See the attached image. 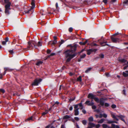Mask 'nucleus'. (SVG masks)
I'll list each match as a JSON object with an SVG mask.
<instances>
[{
  "instance_id": "1",
  "label": "nucleus",
  "mask_w": 128,
  "mask_h": 128,
  "mask_svg": "<svg viewBox=\"0 0 128 128\" xmlns=\"http://www.w3.org/2000/svg\"><path fill=\"white\" fill-rule=\"evenodd\" d=\"M76 49V46L74 45L69 50H66L64 54H65V57L68 58L66 60V62H69L73 58L75 57L76 55V53H74L72 54L75 52Z\"/></svg>"
},
{
  "instance_id": "2",
  "label": "nucleus",
  "mask_w": 128,
  "mask_h": 128,
  "mask_svg": "<svg viewBox=\"0 0 128 128\" xmlns=\"http://www.w3.org/2000/svg\"><path fill=\"white\" fill-rule=\"evenodd\" d=\"M9 0H4V2L7 4L5 6V12L7 15H9L10 14L9 10L11 9L10 8L11 5V3L9 2Z\"/></svg>"
},
{
  "instance_id": "3",
  "label": "nucleus",
  "mask_w": 128,
  "mask_h": 128,
  "mask_svg": "<svg viewBox=\"0 0 128 128\" xmlns=\"http://www.w3.org/2000/svg\"><path fill=\"white\" fill-rule=\"evenodd\" d=\"M37 44V43L35 41H32L31 42H28V46L27 48L25 49H27L28 50H30L33 48V46L36 48Z\"/></svg>"
},
{
  "instance_id": "4",
  "label": "nucleus",
  "mask_w": 128,
  "mask_h": 128,
  "mask_svg": "<svg viewBox=\"0 0 128 128\" xmlns=\"http://www.w3.org/2000/svg\"><path fill=\"white\" fill-rule=\"evenodd\" d=\"M31 4L32 6L31 7L30 9L28 10L27 11H24L25 13L28 14V13H30V12H31L32 13V12L33 9L35 7L34 1V0H32L31 2Z\"/></svg>"
},
{
  "instance_id": "5",
  "label": "nucleus",
  "mask_w": 128,
  "mask_h": 128,
  "mask_svg": "<svg viewBox=\"0 0 128 128\" xmlns=\"http://www.w3.org/2000/svg\"><path fill=\"white\" fill-rule=\"evenodd\" d=\"M42 80L41 78H36L34 80V82L32 84V86H37L41 82Z\"/></svg>"
},
{
  "instance_id": "6",
  "label": "nucleus",
  "mask_w": 128,
  "mask_h": 128,
  "mask_svg": "<svg viewBox=\"0 0 128 128\" xmlns=\"http://www.w3.org/2000/svg\"><path fill=\"white\" fill-rule=\"evenodd\" d=\"M74 115L75 116H77L79 114L78 110L79 108H78L77 105H75L74 107Z\"/></svg>"
},
{
  "instance_id": "7",
  "label": "nucleus",
  "mask_w": 128,
  "mask_h": 128,
  "mask_svg": "<svg viewBox=\"0 0 128 128\" xmlns=\"http://www.w3.org/2000/svg\"><path fill=\"white\" fill-rule=\"evenodd\" d=\"M111 39L112 42L114 43L119 42L121 41L120 38H114L112 36L111 37Z\"/></svg>"
},
{
  "instance_id": "8",
  "label": "nucleus",
  "mask_w": 128,
  "mask_h": 128,
  "mask_svg": "<svg viewBox=\"0 0 128 128\" xmlns=\"http://www.w3.org/2000/svg\"><path fill=\"white\" fill-rule=\"evenodd\" d=\"M117 116L122 121H123L125 123H126V122L124 118H125V116L124 115H122L121 114L119 115H117Z\"/></svg>"
},
{
  "instance_id": "9",
  "label": "nucleus",
  "mask_w": 128,
  "mask_h": 128,
  "mask_svg": "<svg viewBox=\"0 0 128 128\" xmlns=\"http://www.w3.org/2000/svg\"><path fill=\"white\" fill-rule=\"evenodd\" d=\"M95 96V95H94L92 93H90L88 94V98L93 99H94Z\"/></svg>"
},
{
  "instance_id": "10",
  "label": "nucleus",
  "mask_w": 128,
  "mask_h": 128,
  "mask_svg": "<svg viewBox=\"0 0 128 128\" xmlns=\"http://www.w3.org/2000/svg\"><path fill=\"white\" fill-rule=\"evenodd\" d=\"M85 104L88 106H91L94 104L93 102H90V100H87L85 102Z\"/></svg>"
},
{
  "instance_id": "11",
  "label": "nucleus",
  "mask_w": 128,
  "mask_h": 128,
  "mask_svg": "<svg viewBox=\"0 0 128 128\" xmlns=\"http://www.w3.org/2000/svg\"><path fill=\"white\" fill-rule=\"evenodd\" d=\"M104 98H101L99 102L100 103V104L102 106H103L104 105Z\"/></svg>"
},
{
  "instance_id": "12",
  "label": "nucleus",
  "mask_w": 128,
  "mask_h": 128,
  "mask_svg": "<svg viewBox=\"0 0 128 128\" xmlns=\"http://www.w3.org/2000/svg\"><path fill=\"white\" fill-rule=\"evenodd\" d=\"M111 116L114 119H115L117 121H118V119L116 117L117 116H116L115 115V114L113 113H112L111 114Z\"/></svg>"
},
{
  "instance_id": "13",
  "label": "nucleus",
  "mask_w": 128,
  "mask_h": 128,
  "mask_svg": "<svg viewBox=\"0 0 128 128\" xmlns=\"http://www.w3.org/2000/svg\"><path fill=\"white\" fill-rule=\"evenodd\" d=\"M118 60L120 62L122 63L125 62L127 61V60L124 58H119Z\"/></svg>"
},
{
  "instance_id": "14",
  "label": "nucleus",
  "mask_w": 128,
  "mask_h": 128,
  "mask_svg": "<svg viewBox=\"0 0 128 128\" xmlns=\"http://www.w3.org/2000/svg\"><path fill=\"white\" fill-rule=\"evenodd\" d=\"M57 42V40H54L53 42H52L51 41H50L48 43V44H51L52 45H54L56 44Z\"/></svg>"
},
{
  "instance_id": "15",
  "label": "nucleus",
  "mask_w": 128,
  "mask_h": 128,
  "mask_svg": "<svg viewBox=\"0 0 128 128\" xmlns=\"http://www.w3.org/2000/svg\"><path fill=\"white\" fill-rule=\"evenodd\" d=\"M43 62L42 61L40 60L38 61V62L36 64V65L38 66H39L40 65L42 64Z\"/></svg>"
},
{
  "instance_id": "16",
  "label": "nucleus",
  "mask_w": 128,
  "mask_h": 128,
  "mask_svg": "<svg viewBox=\"0 0 128 128\" xmlns=\"http://www.w3.org/2000/svg\"><path fill=\"white\" fill-rule=\"evenodd\" d=\"M92 50L91 49L88 50H87V54L88 55H90V54L91 52H92Z\"/></svg>"
},
{
  "instance_id": "17",
  "label": "nucleus",
  "mask_w": 128,
  "mask_h": 128,
  "mask_svg": "<svg viewBox=\"0 0 128 128\" xmlns=\"http://www.w3.org/2000/svg\"><path fill=\"white\" fill-rule=\"evenodd\" d=\"M88 125L92 127H94L95 126V124L93 123L89 122L88 123Z\"/></svg>"
},
{
  "instance_id": "18",
  "label": "nucleus",
  "mask_w": 128,
  "mask_h": 128,
  "mask_svg": "<svg viewBox=\"0 0 128 128\" xmlns=\"http://www.w3.org/2000/svg\"><path fill=\"white\" fill-rule=\"evenodd\" d=\"M104 54H100L96 58H103L104 57Z\"/></svg>"
},
{
  "instance_id": "19",
  "label": "nucleus",
  "mask_w": 128,
  "mask_h": 128,
  "mask_svg": "<svg viewBox=\"0 0 128 128\" xmlns=\"http://www.w3.org/2000/svg\"><path fill=\"white\" fill-rule=\"evenodd\" d=\"M92 68L91 67L88 68L87 70L85 71V72L86 73H88L91 70Z\"/></svg>"
},
{
  "instance_id": "20",
  "label": "nucleus",
  "mask_w": 128,
  "mask_h": 128,
  "mask_svg": "<svg viewBox=\"0 0 128 128\" xmlns=\"http://www.w3.org/2000/svg\"><path fill=\"white\" fill-rule=\"evenodd\" d=\"M54 105H52L51 106L50 108L48 110H48V112H52V111L53 110V108L54 106Z\"/></svg>"
},
{
  "instance_id": "21",
  "label": "nucleus",
  "mask_w": 128,
  "mask_h": 128,
  "mask_svg": "<svg viewBox=\"0 0 128 128\" xmlns=\"http://www.w3.org/2000/svg\"><path fill=\"white\" fill-rule=\"evenodd\" d=\"M105 119L104 118H102L98 121V123L102 124L104 122L105 120Z\"/></svg>"
},
{
  "instance_id": "22",
  "label": "nucleus",
  "mask_w": 128,
  "mask_h": 128,
  "mask_svg": "<svg viewBox=\"0 0 128 128\" xmlns=\"http://www.w3.org/2000/svg\"><path fill=\"white\" fill-rule=\"evenodd\" d=\"M4 69L5 70L3 74H2V73H0V75L1 76H2L3 75H4L6 73V70H7L8 68H4Z\"/></svg>"
},
{
  "instance_id": "23",
  "label": "nucleus",
  "mask_w": 128,
  "mask_h": 128,
  "mask_svg": "<svg viewBox=\"0 0 128 128\" xmlns=\"http://www.w3.org/2000/svg\"><path fill=\"white\" fill-rule=\"evenodd\" d=\"M94 99L97 102L99 103V102L100 100L98 98L95 97Z\"/></svg>"
},
{
  "instance_id": "24",
  "label": "nucleus",
  "mask_w": 128,
  "mask_h": 128,
  "mask_svg": "<svg viewBox=\"0 0 128 128\" xmlns=\"http://www.w3.org/2000/svg\"><path fill=\"white\" fill-rule=\"evenodd\" d=\"M77 80L78 81L81 82L82 81V77L81 76H80L77 78Z\"/></svg>"
},
{
  "instance_id": "25",
  "label": "nucleus",
  "mask_w": 128,
  "mask_h": 128,
  "mask_svg": "<svg viewBox=\"0 0 128 128\" xmlns=\"http://www.w3.org/2000/svg\"><path fill=\"white\" fill-rule=\"evenodd\" d=\"M122 75L124 77H126L128 76V73H126V72H122Z\"/></svg>"
},
{
  "instance_id": "26",
  "label": "nucleus",
  "mask_w": 128,
  "mask_h": 128,
  "mask_svg": "<svg viewBox=\"0 0 128 128\" xmlns=\"http://www.w3.org/2000/svg\"><path fill=\"white\" fill-rule=\"evenodd\" d=\"M88 120L90 122H92L94 120L93 117L92 116H91L88 118Z\"/></svg>"
},
{
  "instance_id": "27",
  "label": "nucleus",
  "mask_w": 128,
  "mask_h": 128,
  "mask_svg": "<svg viewBox=\"0 0 128 128\" xmlns=\"http://www.w3.org/2000/svg\"><path fill=\"white\" fill-rule=\"evenodd\" d=\"M48 112V110H45V112H43L42 114V116H44L46 114H47Z\"/></svg>"
},
{
  "instance_id": "28",
  "label": "nucleus",
  "mask_w": 128,
  "mask_h": 128,
  "mask_svg": "<svg viewBox=\"0 0 128 128\" xmlns=\"http://www.w3.org/2000/svg\"><path fill=\"white\" fill-rule=\"evenodd\" d=\"M33 116H32L30 117L29 118L27 119H26L25 121H28L32 120V118H33Z\"/></svg>"
},
{
  "instance_id": "29",
  "label": "nucleus",
  "mask_w": 128,
  "mask_h": 128,
  "mask_svg": "<svg viewBox=\"0 0 128 128\" xmlns=\"http://www.w3.org/2000/svg\"><path fill=\"white\" fill-rule=\"evenodd\" d=\"M86 56V55L85 54H83L82 55H80V58L83 59Z\"/></svg>"
},
{
  "instance_id": "30",
  "label": "nucleus",
  "mask_w": 128,
  "mask_h": 128,
  "mask_svg": "<svg viewBox=\"0 0 128 128\" xmlns=\"http://www.w3.org/2000/svg\"><path fill=\"white\" fill-rule=\"evenodd\" d=\"M70 118V116H69L66 115L64 116V119H68Z\"/></svg>"
},
{
  "instance_id": "31",
  "label": "nucleus",
  "mask_w": 128,
  "mask_h": 128,
  "mask_svg": "<svg viewBox=\"0 0 128 128\" xmlns=\"http://www.w3.org/2000/svg\"><path fill=\"white\" fill-rule=\"evenodd\" d=\"M64 40H61V41L59 42V44H60L59 46V47H60V45L64 43Z\"/></svg>"
},
{
  "instance_id": "32",
  "label": "nucleus",
  "mask_w": 128,
  "mask_h": 128,
  "mask_svg": "<svg viewBox=\"0 0 128 128\" xmlns=\"http://www.w3.org/2000/svg\"><path fill=\"white\" fill-rule=\"evenodd\" d=\"M82 124L84 125H85L86 124L87 122V121L86 120H84L82 121Z\"/></svg>"
},
{
  "instance_id": "33",
  "label": "nucleus",
  "mask_w": 128,
  "mask_h": 128,
  "mask_svg": "<svg viewBox=\"0 0 128 128\" xmlns=\"http://www.w3.org/2000/svg\"><path fill=\"white\" fill-rule=\"evenodd\" d=\"M102 126L104 128H107L108 127V125L105 124H102Z\"/></svg>"
},
{
  "instance_id": "34",
  "label": "nucleus",
  "mask_w": 128,
  "mask_h": 128,
  "mask_svg": "<svg viewBox=\"0 0 128 128\" xmlns=\"http://www.w3.org/2000/svg\"><path fill=\"white\" fill-rule=\"evenodd\" d=\"M37 46H42V43L40 41L38 42L37 45Z\"/></svg>"
},
{
  "instance_id": "35",
  "label": "nucleus",
  "mask_w": 128,
  "mask_h": 128,
  "mask_svg": "<svg viewBox=\"0 0 128 128\" xmlns=\"http://www.w3.org/2000/svg\"><path fill=\"white\" fill-rule=\"evenodd\" d=\"M113 121L110 120H108L107 123L108 124H112L114 123Z\"/></svg>"
},
{
  "instance_id": "36",
  "label": "nucleus",
  "mask_w": 128,
  "mask_h": 128,
  "mask_svg": "<svg viewBox=\"0 0 128 128\" xmlns=\"http://www.w3.org/2000/svg\"><path fill=\"white\" fill-rule=\"evenodd\" d=\"M76 105H77L78 108V106H79L80 107L83 106L82 102H80V103L78 104H76Z\"/></svg>"
},
{
  "instance_id": "37",
  "label": "nucleus",
  "mask_w": 128,
  "mask_h": 128,
  "mask_svg": "<svg viewBox=\"0 0 128 128\" xmlns=\"http://www.w3.org/2000/svg\"><path fill=\"white\" fill-rule=\"evenodd\" d=\"M91 106H92V108L93 109H95L96 108V106L95 105H94V104H93L92 105H91Z\"/></svg>"
},
{
  "instance_id": "38",
  "label": "nucleus",
  "mask_w": 128,
  "mask_h": 128,
  "mask_svg": "<svg viewBox=\"0 0 128 128\" xmlns=\"http://www.w3.org/2000/svg\"><path fill=\"white\" fill-rule=\"evenodd\" d=\"M111 107L113 108H116V106L115 104H112V105Z\"/></svg>"
},
{
  "instance_id": "39",
  "label": "nucleus",
  "mask_w": 128,
  "mask_h": 128,
  "mask_svg": "<svg viewBox=\"0 0 128 128\" xmlns=\"http://www.w3.org/2000/svg\"><path fill=\"white\" fill-rule=\"evenodd\" d=\"M0 92L4 94L5 92V90L3 89H0Z\"/></svg>"
},
{
  "instance_id": "40",
  "label": "nucleus",
  "mask_w": 128,
  "mask_h": 128,
  "mask_svg": "<svg viewBox=\"0 0 128 128\" xmlns=\"http://www.w3.org/2000/svg\"><path fill=\"white\" fill-rule=\"evenodd\" d=\"M119 34H120V36H122V34L121 33H120V34H119L118 32H117V33L114 34L113 36H115L116 35H118Z\"/></svg>"
},
{
  "instance_id": "41",
  "label": "nucleus",
  "mask_w": 128,
  "mask_h": 128,
  "mask_svg": "<svg viewBox=\"0 0 128 128\" xmlns=\"http://www.w3.org/2000/svg\"><path fill=\"white\" fill-rule=\"evenodd\" d=\"M55 54H56L55 53H51L50 54V55L48 56V57H50L51 56H54V55H55Z\"/></svg>"
},
{
  "instance_id": "42",
  "label": "nucleus",
  "mask_w": 128,
  "mask_h": 128,
  "mask_svg": "<svg viewBox=\"0 0 128 128\" xmlns=\"http://www.w3.org/2000/svg\"><path fill=\"white\" fill-rule=\"evenodd\" d=\"M122 94H124V95H126V90L125 89H124L122 91Z\"/></svg>"
},
{
  "instance_id": "43",
  "label": "nucleus",
  "mask_w": 128,
  "mask_h": 128,
  "mask_svg": "<svg viewBox=\"0 0 128 128\" xmlns=\"http://www.w3.org/2000/svg\"><path fill=\"white\" fill-rule=\"evenodd\" d=\"M107 115L105 113L103 114V117L104 118H107Z\"/></svg>"
},
{
  "instance_id": "44",
  "label": "nucleus",
  "mask_w": 128,
  "mask_h": 128,
  "mask_svg": "<svg viewBox=\"0 0 128 128\" xmlns=\"http://www.w3.org/2000/svg\"><path fill=\"white\" fill-rule=\"evenodd\" d=\"M95 126L96 128H99L100 126V124H98L95 125Z\"/></svg>"
},
{
  "instance_id": "45",
  "label": "nucleus",
  "mask_w": 128,
  "mask_h": 128,
  "mask_svg": "<svg viewBox=\"0 0 128 128\" xmlns=\"http://www.w3.org/2000/svg\"><path fill=\"white\" fill-rule=\"evenodd\" d=\"M104 106L106 107H108L109 106V104L107 103H105L104 104Z\"/></svg>"
},
{
  "instance_id": "46",
  "label": "nucleus",
  "mask_w": 128,
  "mask_h": 128,
  "mask_svg": "<svg viewBox=\"0 0 128 128\" xmlns=\"http://www.w3.org/2000/svg\"><path fill=\"white\" fill-rule=\"evenodd\" d=\"M128 69V65H126V66H124V70Z\"/></svg>"
},
{
  "instance_id": "47",
  "label": "nucleus",
  "mask_w": 128,
  "mask_h": 128,
  "mask_svg": "<svg viewBox=\"0 0 128 128\" xmlns=\"http://www.w3.org/2000/svg\"><path fill=\"white\" fill-rule=\"evenodd\" d=\"M100 45H101L102 46H104V42H100Z\"/></svg>"
},
{
  "instance_id": "48",
  "label": "nucleus",
  "mask_w": 128,
  "mask_h": 128,
  "mask_svg": "<svg viewBox=\"0 0 128 128\" xmlns=\"http://www.w3.org/2000/svg\"><path fill=\"white\" fill-rule=\"evenodd\" d=\"M74 119L77 121H79V118L78 117H76L74 118Z\"/></svg>"
},
{
  "instance_id": "49",
  "label": "nucleus",
  "mask_w": 128,
  "mask_h": 128,
  "mask_svg": "<svg viewBox=\"0 0 128 128\" xmlns=\"http://www.w3.org/2000/svg\"><path fill=\"white\" fill-rule=\"evenodd\" d=\"M92 49V52H96L98 50L97 49Z\"/></svg>"
},
{
  "instance_id": "50",
  "label": "nucleus",
  "mask_w": 128,
  "mask_h": 128,
  "mask_svg": "<svg viewBox=\"0 0 128 128\" xmlns=\"http://www.w3.org/2000/svg\"><path fill=\"white\" fill-rule=\"evenodd\" d=\"M116 125H115V124H112V128H115Z\"/></svg>"
},
{
  "instance_id": "51",
  "label": "nucleus",
  "mask_w": 128,
  "mask_h": 128,
  "mask_svg": "<svg viewBox=\"0 0 128 128\" xmlns=\"http://www.w3.org/2000/svg\"><path fill=\"white\" fill-rule=\"evenodd\" d=\"M75 98V97H74V98H70V100L71 101H72L74 100Z\"/></svg>"
},
{
  "instance_id": "52",
  "label": "nucleus",
  "mask_w": 128,
  "mask_h": 128,
  "mask_svg": "<svg viewBox=\"0 0 128 128\" xmlns=\"http://www.w3.org/2000/svg\"><path fill=\"white\" fill-rule=\"evenodd\" d=\"M73 28H72L70 27V28L69 29V31L70 32H72V31Z\"/></svg>"
},
{
  "instance_id": "53",
  "label": "nucleus",
  "mask_w": 128,
  "mask_h": 128,
  "mask_svg": "<svg viewBox=\"0 0 128 128\" xmlns=\"http://www.w3.org/2000/svg\"><path fill=\"white\" fill-rule=\"evenodd\" d=\"M108 0H103L102 1L103 2H104V4H106L107 3Z\"/></svg>"
},
{
  "instance_id": "54",
  "label": "nucleus",
  "mask_w": 128,
  "mask_h": 128,
  "mask_svg": "<svg viewBox=\"0 0 128 128\" xmlns=\"http://www.w3.org/2000/svg\"><path fill=\"white\" fill-rule=\"evenodd\" d=\"M94 112H100V110L99 109H96L94 110Z\"/></svg>"
},
{
  "instance_id": "55",
  "label": "nucleus",
  "mask_w": 128,
  "mask_h": 128,
  "mask_svg": "<svg viewBox=\"0 0 128 128\" xmlns=\"http://www.w3.org/2000/svg\"><path fill=\"white\" fill-rule=\"evenodd\" d=\"M79 44L81 45H84V42H80Z\"/></svg>"
},
{
  "instance_id": "56",
  "label": "nucleus",
  "mask_w": 128,
  "mask_h": 128,
  "mask_svg": "<svg viewBox=\"0 0 128 128\" xmlns=\"http://www.w3.org/2000/svg\"><path fill=\"white\" fill-rule=\"evenodd\" d=\"M56 8L57 10H58V4L57 2H56Z\"/></svg>"
},
{
  "instance_id": "57",
  "label": "nucleus",
  "mask_w": 128,
  "mask_h": 128,
  "mask_svg": "<svg viewBox=\"0 0 128 128\" xmlns=\"http://www.w3.org/2000/svg\"><path fill=\"white\" fill-rule=\"evenodd\" d=\"M6 42L5 41H4L2 42V44L4 45H5L6 44Z\"/></svg>"
},
{
  "instance_id": "58",
  "label": "nucleus",
  "mask_w": 128,
  "mask_h": 128,
  "mask_svg": "<svg viewBox=\"0 0 128 128\" xmlns=\"http://www.w3.org/2000/svg\"><path fill=\"white\" fill-rule=\"evenodd\" d=\"M82 112L84 114H85L86 112V110L84 109L83 110Z\"/></svg>"
},
{
  "instance_id": "59",
  "label": "nucleus",
  "mask_w": 128,
  "mask_h": 128,
  "mask_svg": "<svg viewBox=\"0 0 128 128\" xmlns=\"http://www.w3.org/2000/svg\"><path fill=\"white\" fill-rule=\"evenodd\" d=\"M51 52V50H47V53L48 54H49Z\"/></svg>"
},
{
  "instance_id": "60",
  "label": "nucleus",
  "mask_w": 128,
  "mask_h": 128,
  "mask_svg": "<svg viewBox=\"0 0 128 128\" xmlns=\"http://www.w3.org/2000/svg\"><path fill=\"white\" fill-rule=\"evenodd\" d=\"M9 52H10V53L12 54L13 53V51L12 50H10L9 51Z\"/></svg>"
},
{
  "instance_id": "61",
  "label": "nucleus",
  "mask_w": 128,
  "mask_h": 128,
  "mask_svg": "<svg viewBox=\"0 0 128 128\" xmlns=\"http://www.w3.org/2000/svg\"><path fill=\"white\" fill-rule=\"evenodd\" d=\"M73 109V107L72 106H71L69 108V110L70 111L72 110Z\"/></svg>"
},
{
  "instance_id": "62",
  "label": "nucleus",
  "mask_w": 128,
  "mask_h": 128,
  "mask_svg": "<svg viewBox=\"0 0 128 128\" xmlns=\"http://www.w3.org/2000/svg\"><path fill=\"white\" fill-rule=\"evenodd\" d=\"M8 37H6L5 39V42H6L8 41Z\"/></svg>"
},
{
  "instance_id": "63",
  "label": "nucleus",
  "mask_w": 128,
  "mask_h": 128,
  "mask_svg": "<svg viewBox=\"0 0 128 128\" xmlns=\"http://www.w3.org/2000/svg\"><path fill=\"white\" fill-rule=\"evenodd\" d=\"M53 38H54V40H56L57 39V38L56 36H54L53 37Z\"/></svg>"
},
{
  "instance_id": "64",
  "label": "nucleus",
  "mask_w": 128,
  "mask_h": 128,
  "mask_svg": "<svg viewBox=\"0 0 128 128\" xmlns=\"http://www.w3.org/2000/svg\"><path fill=\"white\" fill-rule=\"evenodd\" d=\"M100 116H99L100 118H102L103 116V114H100Z\"/></svg>"
}]
</instances>
